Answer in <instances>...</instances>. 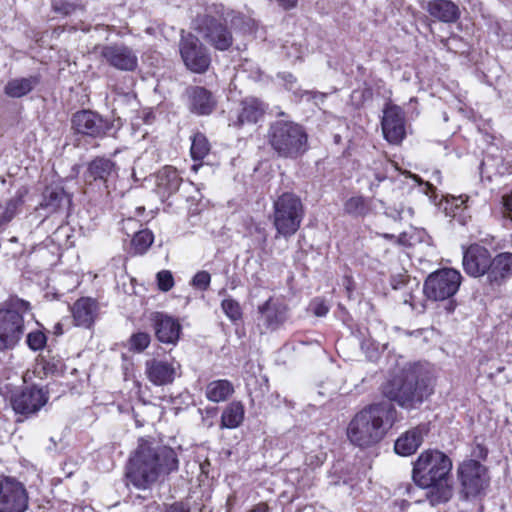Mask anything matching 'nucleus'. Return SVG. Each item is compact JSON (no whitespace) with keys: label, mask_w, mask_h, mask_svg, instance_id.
Returning a JSON list of instances; mask_svg holds the SVG:
<instances>
[{"label":"nucleus","mask_w":512,"mask_h":512,"mask_svg":"<svg viewBox=\"0 0 512 512\" xmlns=\"http://www.w3.org/2000/svg\"><path fill=\"white\" fill-rule=\"evenodd\" d=\"M154 241L153 233L143 229L134 234L131 245L135 254H144Z\"/></svg>","instance_id":"nucleus-37"},{"label":"nucleus","mask_w":512,"mask_h":512,"mask_svg":"<svg viewBox=\"0 0 512 512\" xmlns=\"http://www.w3.org/2000/svg\"><path fill=\"white\" fill-rule=\"evenodd\" d=\"M28 190L19 188L15 195L0 204V225L8 224L19 212Z\"/></svg>","instance_id":"nucleus-30"},{"label":"nucleus","mask_w":512,"mask_h":512,"mask_svg":"<svg viewBox=\"0 0 512 512\" xmlns=\"http://www.w3.org/2000/svg\"><path fill=\"white\" fill-rule=\"evenodd\" d=\"M429 15L444 23H453L460 17L458 5L450 0H431L426 8Z\"/></svg>","instance_id":"nucleus-27"},{"label":"nucleus","mask_w":512,"mask_h":512,"mask_svg":"<svg viewBox=\"0 0 512 512\" xmlns=\"http://www.w3.org/2000/svg\"><path fill=\"white\" fill-rule=\"evenodd\" d=\"M304 211L298 196L293 193H283L274 202L273 224L277 235L290 237L294 235L301 225Z\"/></svg>","instance_id":"nucleus-7"},{"label":"nucleus","mask_w":512,"mask_h":512,"mask_svg":"<svg viewBox=\"0 0 512 512\" xmlns=\"http://www.w3.org/2000/svg\"><path fill=\"white\" fill-rule=\"evenodd\" d=\"M407 212H408L409 214H412V212H413V211H412V209H411V208H408V209H407Z\"/></svg>","instance_id":"nucleus-56"},{"label":"nucleus","mask_w":512,"mask_h":512,"mask_svg":"<svg viewBox=\"0 0 512 512\" xmlns=\"http://www.w3.org/2000/svg\"><path fill=\"white\" fill-rule=\"evenodd\" d=\"M459 495L464 500L484 496L491 483L488 468L475 459H465L456 468Z\"/></svg>","instance_id":"nucleus-5"},{"label":"nucleus","mask_w":512,"mask_h":512,"mask_svg":"<svg viewBox=\"0 0 512 512\" xmlns=\"http://www.w3.org/2000/svg\"><path fill=\"white\" fill-rule=\"evenodd\" d=\"M182 182L178 171L172 166L163 167L156 176L158 193L162 197H168L178 191Z\"/></svg>","instance_id":"nucleus-29"},{"label":"nucleus","mask_w":512,"mask_h":512,"mask_svg":"<svg viewBox=\"0 0 512 512\" xmlns=\"http://www.w3.org/2000/svg\"><path fill=\"white\" fill-rule=\"evenodd\" d=\"M70 198L61 187H47L40 203V209L46 211V215L54 214L67 208Z\"/></svg>","instance_id":"nucleus-28"},{"label":"nucleus","mask_w":512,"mask_h":512,"mask_svg":"<svg viewBox=\"0 0 512 512\" xmlns=\"http://www.w3.org/2000/svg\"><path fill=\"white\" fill-rule=\"evenodd\" d=\"M178 468L175 450H135L129 459L126 476L138 489H148L161 474Z\"/></svg>","instance_id":"nucleus-3"},{"label":"nucleus","mask_w":512,"mask_h":512,"mask_svg":"<svg viewBox=\"0 0 512 512\" xmlns=\"http://www.w3.org/2000/svg\"><path fill=\"white\" fill-rule=\"evenodd\" d=\"M53 7L56 12L62 13L64 15L71 14L76 8L74 4L68 2H57L53 5Z\"/></svg>","instance_id":"nucleus-48"},{"label":"nucleus","mask_w":512,"mask_h":512,"mask_svg":"<svg viewBox=\"0 0 512 512\" xmlns=\"http://www.w3.org/2000/svg\"><path fill=\"white\" fill-rule=\"evenodd\" d=\"M135 224H136V221L134 219H132V218L127 219L126 222H125L126 226H132V225H135Z\"/></svg>","instance_id":"nucleus-54"},{"label":"nucleus","mask_w":512,"mask_h":512,"mask_svg":"<svg viewBox=\"0 0 512 512\" xmlns=\"http://www.w3.org/2000/svg\"><path fill=\"white\" fill-rule=\"evenodd\" d=\"M47 401L46 392L36 387L27 388L15 394L11 399L13 410L22 415L36 413Z\"/></svg>","instance_id":"nucleus-18"},{"label":"nucleus","mask_w":512,"mask_h":512,"mask_svg":"<svg viewBox=\"0 0 512 512\" xmlns=\"http://www.w3.org/2000/svg\"><path fill=\"white\" fill-rule=\"evenodd\" d=\"M454 308H455L454 304L450 301V302L448 303V306H447V308H446V309H447V310H448V312L450 313V312H453V311H454Z\"/></svg>","instance_id":"nucleus-55"},{"label":"nucleus","mask_w":512,"mask_h":512,"mask_svg":"<svg viewBox=\"0 0 512 512\" xmlns=\"http://www.w3.org/2000/svg\"><path fill=\"white\" fill-rule=\"evenodd\" d=\"M179 52L186 68L191 72L204 73L211 64L208 49L191 33L181 35Z\"/></svg>","instance_id":"nucleus-12"},{"label":"nucleus","mask_w":512,"mask_h":512,"mask_svg":"<svg viewBox=\"0 0 512 512\" xmlns=\"http://www.w3.org/2000/svg\"><path fill=\"white\" fill-rule=\"evenodd\" d=\"M389 167H393V163L385 157H381L379 160L374 162V177L378 182L387 178V171Z\"/></svg>","instance_id":"nucleus-42"},{"label":"nucleus","mask_w":512,"mask_h":512,"mask_svg":"<svg viewBox=\"0 0 512 512\" xmlns=\"http://www.w3.org/2000/svg\"><path fill=\"white\" fill-rule=\"evenodd\" d=\"M157 285L158 288L163 291L167 292L171 290L174 286V278L172 273L169 270H162L157 273Z\"/></svg>","instance_id":"nucleus-44"},{"label":"nucleus","mask_w":512,"mask_h":512,"mask_svg":"<svg viewBox=\"0 0 512 512\" xmlns=\"http://www.w3.org/2000/svg\"><path fill=\"white\" fill-rule=\"evenodd\" d=\"M279 6H281L284 10H291L294 9L297 4L298 0H276Z\"/></svg>","instance_id":"nucleus-49"},{"label":"nucleus","mask_w":512,"mask_h":512,"mask_svg":"<svg viewBox=\"0 0 512 512\" xmlns=\"http://www.w3.org/2000/svg\"><path fill=\"white\" fill-rule=\"evenodd\" d=\"M502 214L512 221V192L502 197Z\"/></svg>","instance_id":"nucleus-47"},{"label":"nucleus","mask_w":512,"mask_h":512,"mask_svg":"<svg viewBox=\"0 0 512 512\" xmlns=\"http://www.w3.org/2000/svg\"><path fill=\"white\" fill-rule=\"evenodd\" d=\"M164 512H189V509L183 504L176 503L169 506Z\"/></svg>","instance_id":"nucleus-50"},{"label":"nucleus","mask_w":512,"mask_h":512,"mask_svg":"<svg viewBox=\"0 0 512 512\" xmlns=\"http://www.w3.org/2000/svg\"><path fill=\"white\" fill-rule=\"evenodd\" d=\"M30 308L28 302L11 298L6 308L0 309V351L13 349L24 334L23 314Z\"/></svg>","instance_id":"nucleus-6"},{"label":"nucleus","mask_w":512,"mask_h":512,"mask_svg":"<svg viewBox=\"0 0 512 512\" xmlns=\"http://www.w3.org/2000/svg\"><path fill=\"white\" fill-rule=\"evenodd\" d=\"M233 385L228 380H215L206 388V397L212 402L226 400L233 393Z\"/></svg>","instance_id":"nucleus-34"},{"label":"nucleus","mask_w":512,"mask_h":512,"mask_svg":"<svg viewBox=\"0 0 512 512\" xmlns=\"http://www.w3.org/2000/svg\"><path fill=\"white\" fill-rule=\"evenodd\" d=\"M397 411L390 403L370 405L355 415L347 429L353 445L360 448L378 444L393 426Z\"/></svg>","instance_id":"nucleus-1"},{"label":"nucleus","mask_w":512,"mask_h":512,"mask_svg":"<svg viewBox=\"0 0 512 512\" xmlns=\"http://www.w3.org/2000/svg\"><path fill=\"white\" fill-rule=\"evenodd\" d=\"M428 428L419 425L401 434L395 441L394 448H419L427 436Z\"/></svg>","instance_id":"nucleus-33"},{"label":"nucleus","mask_w":512,"mask_h":512,"mask_svg":"<svg viewBox=\"0 0 512 512\" xmlns=\"http://www.w3.org/2000/svg\"><path fill=\"white\" fill-rule=\"evenodd\" d=\"M39 84L37 76L14 78L7 82L4 93L11 98H21L29 94Z\"/></svg>","instance_id":"nucleus-31"},{"label":"nucleus","mask_w":512,"mask_h":512,"mask_svg":"<svg viewBox=\"0 0 512 512\" xmlns=\"http://www.w3.org/2000/svg\"><path fill=\"white\" fill-rule=\"evenodd\" d=\"M288 307L283 302L269 298L259 306L260 320L269 330L279 328L287 319Z\"/></svg>","instance_id":"nucleus-23"},{"label":"nucleus","mask_w":512,"mask_h":512,"mask_svg":"<svg viewBox=\"0 0 512 512\" xmlns=\"http://www.w3.org/2000/svg\"><path fill=\"white\" fill-rule=\"evenodd\" d=\"M268 140L278 156L296 159L308 148V136L305 129L292 121L278 120L271 124Z\"/></svg>","instance_id":"nucleus-4"},{"label":"nucleus","mask_w":512,"mask_h":512,"mask_svg":"<svg viewBox=\"0 0 512 512\" xmlns=\"http://www.w3.org/2000/svg\"><path fill=\"white\" fill-rule=\"evenodd\" d=\"M189 109L198 115H209L216 107L212 93L204 87L194 86L187 89Z\"/></svg>","instance_id":"nucleus-24"},{"label":"nucleus","mask_w":512,"mask_h":512,"mask_svg":"<svg viewBox=\"0 0 512 512\" xmlns=\"http://www.w3.org/2000/svg\"><path fill=\"white\" fill-rule=\"evenodd\" d=\"M327 94L318 91H304L301 97H306V100L313 101L316 105L323 104Z\"/></svg>","instance_id":"nucleus-46"},{"label":"nucleus","mask_w":512,"mask_h":512,"mask_svg":"<svg viewBox=\"0 0 512 512\" xmlns=\"http://www.w3.org/2000/svg\"><path fill=\"white\" fill-rule=\"evenodd\" d=\"M491 257L486 247L476 243L471 244L463 251L462 265L465 273L474 278L486 276Z\"/></svg>","instance_id":"nucleus-15"},{"label":"nucleus","mask_w":512,"mask_h":512,"mask_svg":"<svg viewBox=\"0 0 512 512\" xmlns=\"http://www.w3.org/2000/svg\"><path fill=\"white\" fill-rule=\"evenodd\" d=\"M210 283L211 275L205 270L197 272L191 280V285L202 291H206L209 288Z\"/></svg>","instance_id":"nucleus-43"},{"label":"nucleus","mask_w":512,"mask_h":512,"mask_svg":"<svg viewBox=\"0 0 512 512\" xmlns=\"http://www.w3.org/2000/svg\"><path fill=\"white\" fill-rule=\"evenodd\" d=\"M452 469V461L441 450H424L417 458L413 467V479L418 485H426L448 477Z\"/></svg>","instance_id":"nucleus-8"},{"label":"nucleus","mask_w":512,"mask_h":512,"mask_svg":"<svg viewBox=\"0 0 512 512\" xmlns=\"http://www.w3.org/2000/svg\"><path fill=\"white\" fill-rule=\"evenodd\" d=\"M468 197L459 196L458 198H454L453 205L458 209L460 208L466 201Z\"/></svg>","instance_id":"nucleus-52"},{"label":"nucleus","mask_w":512,"mask_h":512,"mask_svg":"<svg viewBox=\"0 0 512 512\" xmlns=\"http://www.w3.org/2000/svg\"><path fill=\"white\" fill-rule=\"evenodd\" d=\"M248 512H270V509L266 503L260 502L254 505Z\"/></svg>","instance_id":"nucleus-51"},{"label":"nucleus","mask_w":512,"mask_h":512,"mask_svg":"<svg viewBox=\"0 0 512 512\" xmlns=\"http://www.w3.org/2000/svg\"><path fill=\"white\" fill-rule=\"evenodd\" d=\"M194 30L209 45L219 51L228 50L233 44V35L226 25V21L210 15L197 17Z\"/></svg>","instance_id":"nucleus-10"},{"label":"nucleus","mask_w":512,"mask_h":512,"mask_svg":"<svg viewBox=\"0 0 512 512\" xmlns=\"http://www.w3.org/2000/svg\"><path fill=\"white\" fill-rule=\"evenodd\" d=\"M29 496L24 483L13 476L2 474L0 480V512H25Z\"/></svg>","instance_id":"nucleus-11"},{"label":"nucleus","mask_w":512,"mask_h":512,"mask_svg":"<svg viewBox=\"0 0 512 512\" xmlns=\"http://www.w3.org/2000/svg\"><path fill=\"white\" fill-rule=\"evenodd\" d=\"M241 112L238 115V123H256L263 117L265 112L264 104L256 98H246L241 103Z\"/></svg>","instance_id":"nucleus-32"},{"label":"nucleus","mask_w":512,"mask_h":512,"mask_svg":"<svg viewBox=\"0 0 512 512\" xmlns=\"http://www.w3.org/2000/svg\"><path fill=\"white\" fill-rule=\"evenodd\" d=\"M490 263L486 281L492 287H499L512 277V253H499L491 257Z\"/></svg>","instance_id":"nucleus-21"},{"label":"nucleus","mask_w":512,"mask_h":512,"mask_svg":"<svg viewBox=\"0 0 512 512\" xmlns=\"http://www.w3.org/2000/svg\"><path fill=\"white\" fill-rule=\"evenodd\" d=\"M460 272L453 268H443L431 273L424 282L422 292L432 301H444L453 297L461 284Z\"/></svg>","instance_id":"nucleus-9"},{"label":"nucleus","mask_w":512,"mask_h":512,"mask_svg":"<svg viewBox=\"0 0 512 512\" xmlns=\"http://www.w3.org/2000/svg\"><path fill=\"white\" fill-rule=\"evenodd\" d=\"M180 369V364L175 360H162L152 358L145 362V375L156 386L171 384Z\"/></svg>","instance_id":"nucleus-17"},{"label":"nucleus","mask_w":512,"mask_h":512,"mask_svg":"<svg viewBox=\"0 0 512 512\" xmlns=\"http://www.w3.org/2000/svg\"><path fill=\"white\" fill-rule=\"evenodd\" d=\"M396 452L397 455L399 456H404V457H407V456H410L413 454V452L415 450H399V449H396L394 450Z\"/></svg>","instance_id":"nucleus-53"},{"label":"nucleus","mask_w":512,"mask_h":512,"mask_svg":"<svg viewBox=\"0 0 512 512\" xmlns=\"http://www.w3.org/2000/svg\"><path fill=\"white\" fill-rule=\"evenodd\" d=\"M391 286L394 290L401 291V297L404 304H408L416 313H423L426 310L425 301L420 299L422 292L419 283L408 276L392 278Z\"/></svg>","instance_id":"nucleus-19"},{"label":"nucleus","mask_w":512,"mask_h":512,"mask_svg":"<svg viewBox=\"0 0 512 512\" xmlns=\"http://www.w3.org/2000/svg\"><path fill=\"white\" fill-rule=\"evenodd\" d=\"M118 177V167L111 159L97 157L87 167L85 180L87 183L100 181L108 187V184Z\"/></svg>","instance_id":"nucleus-22"},{"label":"nucleus","mask_w":512,"mask_h":512,"mask_svg":"<svg viewBox=\"0 0 512 512\" xmlns=\"http://www.w3.org/2000/svg\"><path fill=\"white\" fill-rule=\"evenodd\" d=\"M130 349L135 352H143L150 344L151 337L146 332H137L130 337Z\"/></svg>","instance_id":"nucleus-39"},{"label":"nucleus","mask_w":512,"mask_h":512,"mask_svg":"<svg viewBox=\"0 0 512 512\" xmlns=\"http://www.w3.org/2000/svg\"><path fill=\"white\" fill-rule=\"evenodd\" d=\"M344 210L355 217L365 216L370 211V201L362 196H353L345 202Z\"/></svg>","instance_id":"nucleus-36"},{"label":"nucleus","mask_w":512,"mask_h":512,"mask_svg":"<svg viewBox=\"0 0 512 512\" xmlns=\"http://www.w3.org/2000/svg\"><path fill=\"white\" fill-rule=\"evenodd\" d=\"M222 426L226 428L238 427L244 419V407L240 402L230 403L222 413Z\"/></svg>","instance_id":"nucleus-35"},{"label":"nucleus","mask_w":512,"mask_h":512,"mask_svg":"<svg viewBox=\"0 0 512 512\" xmlns=\"http://www.w3.org/2000/svg\"><path fill=\"white\" fill-rule=\"evenodd\" d=\"M210 151V144L206 136L202 133H196L192 137L191 144V157L193 160H202L208 155Z\"/></svg>","instance_id":"nucleus-38"},{"label":"nucleus","mask_w":512,"mask_h":512,"mask_svg":"<svg viewBox=\"0 0 512 512\" xmlns=\"http://www.w3.org/2000/svg\"><path fill=\"white\" fill-rule=\"evenodd\" d=\"M221 307L226 316L232 321H237L242 316V311L239 303L231 298L224 299Z\"/></svg>","instance_id":"nucleus-40"},{"label":"nucleus","mask_w":512,"mask_h":512,"mask_svg":"<svg viewBox=\"0 0 512 512\" xmlns=\"http://www.w3.org/2000/svg\"><path fill=\"white\" fill-rule=\"evenodd\" d=\"M72 127L79 134L98 138L106 135L110 124L99 114L90 110H82L73 115Z\"/></svg>","instance_id":"nucleus-16"},{"label":"nucleus","mask_w":512,"mask_h":512,"mask_svg":"<svg viewBox=\"0 0 512 512\" xmlns=\"http://www.w3.org/2000/svg\"><path fill=\"white\" fill-rule=\"evenodd\" d=\"M47 342L45 333L40 330H35L27 335L26 343L28 347L33 351L42 350Z\"/></svg>","instance_id":"nucleus-41"},{"label":"nucleus","mask_w":512,"mask_h":512,"mask_svg":"<svg viewBox=\"0 0 512 512\" xmlns=\"http://www.w3.org/2000/svg\"><path fill=\"white\" fill-rule=\"evenodd\" d=\"M151 320L155 336L160 342L173 345L177 343L181 333V325L177 319L162 312H155Z\"/></svg>","instance_id":"nucleus-20"},{"label":"nucleus","mask_w":512,"mask_h":512,"mask_svg":"<svg viewBox=\"0 0 512 512\" xmlns=\"http://www.w3.org/2000/svg\"><path fill=\"white\" fill-rule=\"evenodd\" d=\"M433 392V378L418 366L403 370L383 386L384 395L406 410L417 409Z\"/></svg>","instance_id":"nucleus-2"},{"label":"nucleus","mask_w":512,"mask_h":512,"mask_svg":"<svg viewBox=\"0 0 512 512\" xmlns=\"http://www.w3.org/2000/svg\"><path fill=\"white\" fill-rule=\"evenodd\" d=\"M308 310L317 317H324L329 312V306L325 300L321 298H315L310 302Z\"/></svg>","instance_id":"nucleus-45"},{"label":"nucleus","mask_w":512,"mask_h":512,"mask_svg":"<svg viewBox=\"0 0 512 512\" xmlns=\"http://www.w3.org/2000/svg\"><path fill=\"white\" fill-rule=\"evenodd\" d=\"M381 126L384 138L389 143L400 144L406 135L405 117L402 108L395 104H386Z\"/></svg>","instance_id":"nucleus-14"},{"label":"nucleus","mask_w":512,"mask_h":512,"mask_svg":"<svg viewBox=\"0 0 512 512\" xmlns=\"http://www.w3.org/2000/svg\"><path fill=\"white\" fill-rule=\"evenodd\" d=\"M98 303L90 297L78 299L71 307L75 325L90 328L98 315Z\"/></svg>","instance_id":"nucleus-25"},{"label":"nucleus","mask_w":512,"mask_h":512,"mask_svg":"<svg viewBox=\"0 0 512 512\" xmlns=\"http://www.w3.org/2000/svg\"><path fill=\"white\" fill-rule=\"evenodd\" d=\"M426 489L425 496L432 506L448 502L453 495V487L448 477L428 481L426 485H420Z\"/></svg>","instance_id":"nucleus-26"},{"label":"nucleus","mask_w":512,"mask_h":512,"mask_svg":"<svg viewBox=\"0 0 512 512\" xmlns=\"http://www.w3.org/2000/svg\"><path fill=\"white\" fill-rule=\"evenodd\" d=\"M103 60L120 71H134L138 66V57L134 50L123 44H109L97 47Z\"/></svg>","instance_id":"nucleus-13"}]
</instances>
